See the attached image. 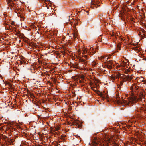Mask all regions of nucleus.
Listing matches in <instances>:
<instances>
[{"mask_svg": "<svg viewBox=\"0 0 146 146\" xmlns=\"http://www.w3.org/2000/svg\"><path fill=\"white\" fill-rule=\"evenodd\" d=\"M114 66L113 62L112 61H109L107 62V64H106L105 66L108 69H112Z\"/></svg>", "mask_w": 146, "mask_h": 146, "instance_id": "1", "label": "nucleus"}, {"mask_svg": "<svg viewBox=\"0 0 146 146\" xmlns=\"http://www.w3.org/2000/svg\"><path fill=\"white\" fill-rule=\"evenodd\" d=\"M136 100V97H133L130 98V100H129V101L128 102H127L126 104H132L134 103V102Z\"/></svg>", "mask_w": 146, "mask_h": 146, "instance_id": "2", "label": "nucleus"}, {"mask_svg": "<svg viewBox=\"0 0 146 146\" xmlns=\"http://www.w3.org/2000/svg\"><path fill=\"white\" fill-rule=\"evenodd\" d=\"M125 78L128 80L130 81L132 79V77L130 76H127Z\"/></svg>", "mask_w": 146, "mask_h": 146, "instance_id": "3", "label": "nucleus"}, {"mask_svg": "<svg viewBox=\"0 0 146 146\" xmlns=\"http://www.w3.org/2000/svg\"><path fill=\"white\" fill-rule=\"evenodd\" d=\"M97 93L98 95L102 97L103 98H105L104 97H103V94L102 93L100 92L99 91H98Z\"/></svg>", "mask_w": 146, "mask_h": 146, "instance_id": "4", "label": "nucleus"}, {"mask_svg": "<svg viewBox=\"0 0 146 146\" xmlns=\"http://www.w3.org/2000/svg\"><path fill=\"white\" fill-rule=\"evenodd\" d=\"M143 96V93H140L139 97L138 98V99L140 100H141Z\"/></svg>", "mask_w": 146, "mask_h": 146, "instance_id": "5", "label": "nucleus"}, {"mask_svg": "<svg viewBox=\"0 0 146 146\" xmlns=\"http://www.w3.org/2000/svg\"><path fill=\"white\" fill-rule=\"evenodd\" d=\"M141 112H143L144 113H146V108H142L141 109Z\"/></svg>", "mask_w": 146, "mask_h": 146, "instance_id": "6", "label": "nucleus"}, {"mask_svg": "<svg viewBox=\"0 0 146 146\" xmlns=\"http://www.w3.org/2000/svg\"><path fill=\"white\" fill-rule=\"evenodd\" d=\"M85 61H86V60L84 59V58H80V62H84V64H85L86 63V62H85Z\"/></svg>", "mask_w": 146, "mask_h": 146, "instance_id": "7", "label": "nucleus"}, {"mask_svg": "<svg viewBox=\"0 0 146 146\" xmlns=\"http://www.w3.org/2000/svg\"><path fill=\"white\" fill-rule=\"evenodd\" d=\"M11 28L10 27L9 25V27H8V28H7V29H8V30H13V29L15 28V27H12L11 26Z\"/></svg>", "mask_w": 146, "mask_h": 146, "instance_id": "8", "label": "nucleus"}, {"mask_svg": "<svg viewBox=\"0 0 146 146\" xmlns=\"http://www.w3.org/2000/svg\"><path fill=\"white\" fill-rule=\"evenodd\" d=\"M92 50H93V54H94V53H95L96 52V51L97 50H98V48H95V49L92 48Z\"/></svg>", "mask_w": 146, "mask_h": 146, "instance_id": "9", "label": "nucleus"}, {"mask_svg": "<svg viewBox=\"0 0 146 146\" xmlns=\"http://www.w3.org/2000/svg\"><path fill=\"white\" fill-rule=\"evenodd\" d=\"M7 2V3L9 6L11 5L10 3L11 2H12V0H6Z\"/></svg>", "mask_w": 146, "mask_h": 146, "instance_id": "10", "label": "nucleus"}, {"mask_svg": "<svg viewBox=\"0 0 146 146\" xmlns=\"http://www.w3.org/2000/svg\"><path fill=\"white\" fill-rule=\"evenodd\" d=\"M92 65L94 66V67H96V63L95 61H93L92 63Z\"/></svg>", "mask_w": 146, "mask_h": 146, "instance_id": "11", "label": "nucleus"}, {"mask_svg": "<svg viewBox=\"0 0 146 146\" xmlns=\"http://www.w3.org/2000/svg\"><path fill=\"white\" fill-rule=\"evenodd\" d=\"M29 96L30 97H31L32 98H33V97H34V95L32 94L30 92H29Z\"/></svg>", "mask_w": 146, "mask_h": 146, "instance_id": "12", "label": "nucleus"}, {"mask_svg": "<svg viewBox=\"0 0 146 146\" xmlns=\"http://www.w3.org/2000/svg\"><path fill=\"white\" fill-rule=\"evenodd\" d=\"M88 56H87L86 55H85L83 57L84 58V59H85L86 60L87 59V58H88Z\"/></svg>", "mask_w": 146, "mask_h": 146, "instance_id": "13", "label": "nucleus"}, {"mask_svg": "<svg viewBox=\"0 0 146 146\" xmlns=\"http://www.w3.org/2000/svg\"><path fill=\"white\" fill-rule=\"evenodd\" d=\"M113 144H114V146H119V145L118 144L116 143L115 142L113 143Z\"/></svg>", "mask_w": 146, "mask_h": 146, "instance_id": "14", "label": "nucleus"}, {"mask_svg": "<svg viewBox=\"0 0 146 146\" xmlns=\"http://www.w3.org/2000/svg\"><path fill=\"white\" fill-rule=\"evenodd\" d=\"M124 80H122V81L120 82V85H123V83L124 82Z\"/></svg>", "mask_w": 146, "mask_h": 146, "instance_id": "15", "label": "nucleus"}, {"mask_svg": "<svg viewBox=\"0 0 146 146\" xmlns=\"http://www.w3.org/2000/svg\"><path fill=\"white\" fill-rule=\"evenodd\" d=\"M66 137V136L65 135H62L61 136V139H63V137Z\"/></svg>", "mask_w": 146, "mask_h": 146, "instance_id": "16", "label": "nucleus"}, {"mask_svg": "<svg viewBox=\"0 0 146 146\" xmlns=\"http://www.w3.org/2000/svg\"><path fill=\"white\" fill-rule=\"evenodd\" d=\"M134 19L133 18H131V20L132 21H133V22H135V21H134Z\"/></svg>", "mask_w": 146, "mask_h": 146, "instance_id": "17", "label": "nucleus"}, {"mask_svg": "<svg viewBox=\"0 0 146 146\" xmlns=\"http://www.w3.org/2000/svg\"><path fill=\"white\" fill-rule=\"evenodd\" d=\"M47 1H48V2L49 3H50L51 4H52V3L51 2V1H50V0H47Z\"/></svg>", "mask_w": 146, "mask_h": 146, "instance_id": "18", "label": "nucleus"}, {"mask_svg": "<svg viewBox=\"0 0 146 146\" xmlns=\"http://www.w3.org/2000/svg\"><path fill=\"white\" fill-rule=\"evenodd\" d=\"M77 35L75 34L74 35V37H77Z\"/></svg>", "mask_w": 146, "mask_h": 146, "instance_id": "19", "label": "nucleus"}, {"mask_svg": "<svg viewBox=\"0 0 146 146\" xmlns=\"http://www.w3.org/2000/svg\"><path fill=\"white\" fill-rule=\"evenodd\" d=\"M111 78H112V79H113L114 80H115V77H114L113 76L112 77H111Z\"/></svg>", "mask_w": 146, "mask_h": 146, "instance_id": "20", "label": "nucleus"}, {"mask_svg": "<svg viewBox=\"0 0 146 146\" xmlns=\"http://www.w3.org/2000/svg\"><path fill=\"white\" fill-rule=\"evenodd\" d=\"M117 47L120 49V48H121V46H120L119 45H118L117 46Z\"/></svg>", "mask_w": 146, "mask_h": 146, "instance_id": "21", "label": "nucleus"}, {"mask_svg": "<svg viewBox=\"0 0 146 146\" xmlns=\"http://www.w3.org/2000/svg\"><path fill=\"white\" fill-rule=\"evenodd\" d=\"M11 24L12 25H13L14 24V21H12V23H11Z\"/></svg>", "mask_w": 146, "mask_h": 146, "instance_id": "22", "label": "nucleus"}, {"mask_svg": "<svg viewBox=\"0 0 146 146\" xmlns=\"http://www.w3.org/2000/svg\"><path fill=\"white\" fill-rule=\"evenodd\" d=\"M56 131H57L59 129V128H56Z\"/></svg>", "mask_w": 146, "mask_h": 146, "instance_id": "23", "label": "nucleus"}, {"mask_svg": "<svg viewBox=\"0 0 146 146\" xmlns=\"http://www.w3.org/2000/svg\"><path fill=\"white\" fill-rule=\"evenodd\" d=\"M135 88V90H136V89H138V88L137 87H136V86H135V87L134 88Z\"/></svg>", "mask_w": 146, "mask_h": 146, "instance_id": "24", "label": "nucleus"}, {"mask_svg": "<svg viewBox=\"0 0 146 146\" xmlns=\"http://www.w3.org/2000/svg\"><path fill=\"white\" fill-rule=\"evenodd\" d=\"M93 89V90L94 91H95V92H96V90H95L94 89Z\"/></svg>", "mask_w": 146, "mask_h": 146, "instance_id": "25", "label": "nucleus"}, {"mask_svg": "<svg viewBox=\"0 0 146 146\" xmlns=\"http://www.w3.org/2000/svg\"><path fill=\"white\" fill-rule=\"evenodd\" d=\"M121 103H122V101H121Z\"/></svg>", "mask_w": 146, "mask_h": 146, "instance_id": "26", "label": "nucleus"}, {"mask_svg": "<svg viewBox=\"0 0 146 146\" xmlns=\"http://www.w3.org/2000/svg\"><path fill=\"white\" fill-rule=\"evenodd\" d=\"M119 77V76H117V78H118Z\"/></svg>", "mask_w": 146, "mask_h": 146, "instance_id": "27", "label": "nucleus"}, {"mask_svg": "<svg viewBox=\"0 0 146 146\" xmlns=\"http://www.w3.org/2000/svg\"><path fill=\"white\" fill-rule=\"evenodd\" d=\"M55 134H57V133H55Z\"/></svg>", "mask_w": 146, "mask_h": 146, "instance_id": "28", "label": "nucleus"}, {"mask_svg": "<svg viewBox=\"0 0 146 146\" xmlns=\"http://www.w3.org/2000/svg\"><path fill=\"white\" fill-rule=\"evenodd\" d=\"M124 101H123V102H124Z\"/></svg>", "mask_w": 146, "mask_h": 146, "instance_id": "29", "label": "nucleus"}, {"mask_svg": "<svg viewBox=\"0 0 146 146\" xmlns=\"http://www.w3.org/2000/svg\"><path fill=\"white\" fill-rule=\"evenodd\" d=\"M145 27H146V26H145Z\"/></svg>", "mask_w": 146, "mask_h": 146, "instance_id": "30", "label": "nucleus"}]
</instances>
